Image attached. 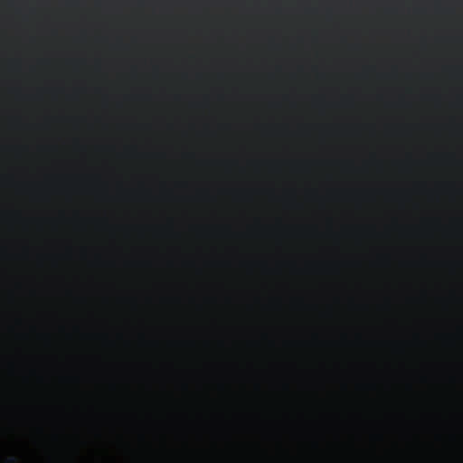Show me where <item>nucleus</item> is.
<instances>
[{"label": "nucleus", "mask_w": 463, "mask_h": 463, "mask_svg": "<svg viewBox=\"0 0 463 463\" xmlns=\"http://www.w3.org/2000/svg\"><path fill=\"white\" fill-rule=\"evenodd\" d=\"M8 463H17V461L14 458L8 459Z\"/></svg>", "instance_id": "1"}]
</instances>
